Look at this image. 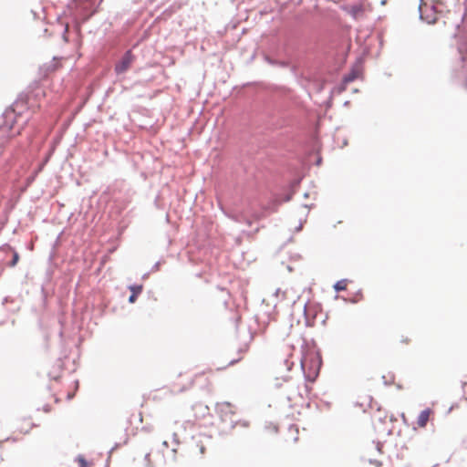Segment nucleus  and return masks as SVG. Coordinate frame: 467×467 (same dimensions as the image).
<instances>
[{"instance_id":"1a4fd4ad","label":"nucleus","mask_w":467,"mask_h":467,"mask_svg":"<svg viewBox=\"0 0 467 467\" xmlns=\"http://www.w3.org/2000/svg\"><path fill=\"white\" fill-rule=\"evenodd\" d=\"M248 351V345H244L242 348H240L239 350V353H240V357L237 358V359H234L232 361H230V365H234L235 364L236 362H238L239 360H241L244 357V355Z\"/></svg>"},{"instance_id":"f8f14e48","label":"nucleus","mask_w":467,"mask_h":467,"mask_svg":"<svg viewBox=\"0 0 467 467\" xmlns=\"http://www.w3.org/2000/svg\"><path fill=\"white\" fill-rule=\"evenodd\" d=\"M361 13V9L357 6H353L351 10V14L354 17H358V16Z\"/></svg>"},{"instance_id":"2eb2a0df","label":"nucleus","mask_w":467,"mask_h":467,"mask_svg":"<svg viewBox=\"0 0 467 467\" xmlns=\"http://www.w3.org/2000/svg\"><path fill=\"white\" fill-rule=\"evenodd\" d=\"M27 425H28V429L26 431H28L32 428L33 423L32 422H28Z\"/></svg>"},{"instance_id":"f257e3e1","label":"nucleus","mask_w":467,"mask_h":467,"mask_svg":"<svg viewBox=\"0 0 467 467\" xmlns=\"http://www.w3.org/2000/svg\"><path fill=\"white\" fill-rule=\"evenodd\" d=\"M458 51L462 64L459 78L462 79L463 86L467 89V36L459 40Z\"/></svg>"},{"instance_id":"423d86ee","label":"nucleus","mask_w":467,"mask_h":467,"mask_svg":"<svg viewBox=\"0 0 467 467\" xmlns=\"http://www.w3.org/2000/svg\"><path fill=\"white\" fill-rule=\"evenodd\" d=\"M129 288L131 291V295L129 297V302L133 304L136 302L137 296L141 293L143 287L141 285H130Z\"/></svg>"},{"instance_id":"9d476101","label":"nucleus","mask_w":467,"mask_h":467,"mask_svg":"<svg viewBox=\"0 0 467 467\" xmlns=\"http://www.w3.org/2000/svg\"><path fill=\"white\" fill-rule=\"evenodd\" d=\"M231 423H232V425H231L232 428H235L238 425H240L241 427H244V428H248L250 426L249 421H247L245 420H240L237 421H235L234 420V422H231Z\"/></svg>"},{"instance_id":"ddd939ff","label":"nucleus","mask_w":467,"mask_h":467,"mask_svg":"<svg viewBox=\"0 0 467 467\" xmlns=\"http://www.w3.org/2000/svg\"><path fill=\"white\" fill-rule=\"evenodd\" d=\"M354 79H355V76H353V75H348V76L345 77L344 81H345L346 83H348V82L353 81Z\"/></svg>"},{"instance_id":"4468645a","label":"nucleus","mask_w":467,"mask_h":467,"mask_svg":"<svg viewBox=\"0 0 467 467\" xmlns=\"http://www.w3.org/2000/svg\"><path fill=\"white\" fill-rule=\"evenodd\" d=\"M200 451H201V453H204L205 447L203 445H200Z\"/></svg>"},{"instance_id":"6e6552de","label":"nucleus","mask_w":467,"mask_h":467,"mask_svg":"<svg viewBox=\"0 0 467 467\" xmlns=\"http://www.w3.org/2000/svg\"><path fill=\"white\" fill-rule=\"evenodd\" d=\"M79 467H90L91 463L88 462L84 456L78 455L76 459Z\"/></svg>"},{"instance_id":"f3484780","label":"nucleus","mask_w":467,"mask_h":467,"mask_svg":"<svg viewBox=\"0 0 467 467\" xmlns=\"http://www.w3.org/2000/svg\"><path fill=\"white\" fill-rule=\"evenodd\" d=\"M305 366H306L305 361H302V367L305 368Z\"/></svg>"},{"instance_id":"39448f33","label":"nucleus","mask_w":467,"mask_h":467,"mask_svg":"<svg viewBox=\"0 0 467 467\" xmlns=\"http://www.w3.org/2000/svg\"><path fill=\"white\" fill-rule=\"evenodd\" d=\"M433 410L430 408L423 410L417 418V426L420 428H425L427 426L428 421L433 416Z\"/></svg>"},{"instance_id":"0eeeda50","label":"nucleus","mask_w":467,"mask_h":467,"mask_svg":"<svg viewBox=\"0 0 467 467\" xmlns=\"http://www.w3.org/2000/svg\"><path fill=\"white\" fill-rule=\"evenodd\" d=\"M347 286L348 281L346 279L339 280L334 285V288L337 292L346 290Z\"/></svg>"},{"instance_id":"9b49d317","label":"nucleus","mask_w":467,"mask_h":467,"mask_svg":"<svg viewBox=\"0 0 467 467\" xmlns=\"http://www.w3.org/2000/svg\"><path fill=\"white\" fill-rule=\"evenodd\" d=\"M19 260V254L16 252H14L13 260L10 263V266H15Z\"/></svg>"},{"instance_id":"7ed1b4c3","label":"nucleus","mask_w":467,"mask_h":467,"mask_svg":"<svg viewBox=\"0 0 467 467\" xmlns=\"http://www.w3.org/2000/svg\"><path fill=\"white\" fill-rule=\"evenodd\" d=\"M218 412L223 421L230 420V422H234L235 407L230 402H223L219 404Z\"/></svg>"},{"instance_id":"dca6fc26","label":"nucleus","mask_w":467,"mask_h":467,"mask_svg":"<svg viewBox=\"0 0 467 467\" xmlns=\"http://www.w3.org/2000/svg\"><path fill=\"white\" fill-rule=\"evenodd\" d=\"M163 446H168V442L167 441H163Z\"/></svg>"},{"instance_id":"20e7f679","label":"nucleus","mask_w":467,"mask_h":467,"mask_svg":"<svg viewBox=\"0 0 467 467\" xmlns=\"http://www.w3.org/2000/svg\"><path fill=\"white\" fill-rule=\"evenodd\" d=\"M134 57L130 51L125 53L121 60L116 64L115 71L117 74H122L127 71L133 62Z\"/></svg>"},{"instance_id":"f03ea898","label":"nucleus","mask_w":467,"mask_h":467,"mask_svg":"<svg viewBox=\"0 0 467 467\" xmlns=\"http://www.w3.org/2000/svg\"><path fill=\"white\" fill-rule=\"evenodd\" d=\"M440 3V0H420L419 6L420 17L428 23L435 21V6Z\"/></svg>"}]
</instances>
